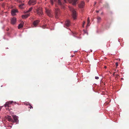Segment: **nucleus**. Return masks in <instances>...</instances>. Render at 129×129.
<instances>
[{
  "instance_id": "2eb2a0df",
  "label": "nucleus",
  "mask_w": 129,
  "mask_h": 129,
  "mask_svg": "<svg viewBox=\"0 0 129 129\" xmlns=\"http://www.w3.org/2000/svg\"><path fill=\"white\" fill-rule=\"evenodd\" d=\"M66 25L67 27H69L70 25V22L69 20H67L65 22Z\"/></svg>"
},
{
  "instance_id": "2f4dec72",
  "label": "nucleus",
  "mask_w": 129,
  "mask_h": 129,
  "mask_svg": "<svg viewBox=\"0 0 129 129\" xmlns=\"http://www.w3.org/2000/svg\"><path fill=\"white\" fill-rule=\"evenodd\" d=\"M96 4V2H95L94 5H95Z\"/></svg>"
},
{
  "instance_id": "39448f33",
  "label": "nucleus",
  "mask_w": 129,
  "mask_h": 129,
  "mask_svg": "<svg viewBox=\"0 0 129 129\" xmlns=\"http://www.w3.org/2000/svg\"><path fill=\"white\" fill-rule=\"evenodd\" d=\"M36 11L37 14L40 16H41L42 15V9L40 8H38L37 9Z\"/></svg>"
},
{
  "instance_id": "c756f323",
  "label": "nucleus",
  "mask_w": 129,
  "mask_h": 129,
  "mask_svg": "<svg viewBox=\"0 0 129 129\" xmlns=\"http://www.w3.org/2000/svg\"><path fill=\"white\" fill-rule=\"evenodd\" d=\"M96 12L98 13L99 12V11L96 10Z\"/></svg>"
},
{
  "instance_id": "f704fd0d",
  "label": "nucleus",
  "mask_w": 129,
  "mask_h": 129,
  "mask_svg": "<svg viewBox=\"0 0 129 129\" xmlns=\"http://www.w3.org/2000/svg\"><path fill=\"white\" fill-rule=\"evenodd\" d=\"M116 76H119L118 74H116Z\"/></svg>"
},
{
  "instance_id": "c9c22d12",
  "label": "nucleus",
  "mask_w": 129,
  "mask_h": 129,
  "mask_svg": "<svg viewBox=\"0 0 129 129\" xmlns=\"http://www.w3.org/2000/svg\"><path fill=\"white\" fill-rule=\"evenodd\" d=\"M2 107H0V110H1V108H2Z\"/></svg>"
},
{
  "instance_id": "7ed1b4c3",
  "label": "nucleus",
  "mask_w": 129,
  "mask_h": 129,
  "mask_svg": "<svg viewBox=\"0 0 129 129\" xmlns=\"http://www.w3.org/2000/svg\"><path fill=\"white\" fill-rule=\"evenodd\" d=\"M45 10L46 12L48 15L50 17H51L52 16V15L51 14V11L46 8H45Z\"/></svg>"
},
{
  "instance_id": "4c0bfd02",
  "label": "nucleus",
  "mask_w": 129,
  "mask_h": 129,
  "mask_svg": "<svg viewBox=\"0 0 129 129\" xmlns=\"http://www.w3.org/2000/svg\"><path fill=\"white\" fill-rule=\"evenodd\" d=\"M85 23V22H84V23H83V24H84Z\"/></svg>"
},
{
  "instance_id": "cd10ccee",
  "label": "nucleus",
  "mask_w": 129,
  "mask_h": 129,
  "mask_svg": "<svg viewBox=\"0 0 129 129\" xmlns=\"http://www.w3.org/2000/svg\"><path fill=\"white\" fill-rule=\"evenodd\" d=\"M84 33H85V34L86 33L87 34V31H85V30H84Z\"/></svg>"
},
{
  "instance_id": "ddd939ff",
  "label": "nucleus",
  "mask_w": 129,
  "mask_h": 129,
  "mask_svg": "<svg viewBox=\"0 0 129 129\" xmlns=\"http://www.w3.org/2000/svg\"><path fill=\"white\" fill-rule=\"evenodd\" d=\"M78 0H71V3L73 5H75L76 4V3Z\"/></svg>"
},
{
  "instance_id": "72a5a7b5",
  "label": "nucleus",
  "mask_w": 129,
  "mask_h": 129,
  "mask_svg": "<svg viewBox=\"0 0 129 129\" xmlns=\"http://www.w3.org/2000/svg\"><path fill=\"white\" fill-rule=\"evenodd\" d=\"M104 68H105L106 69L107 68V67L106 66H105L104 67Z\"/></svg>"
},
{
  "instance_id": "c85d7f7f",
  "label": "nucleus",
  "mask_w": 129,
  "mask_h": 129,
  "mask_svg": "<svg viewBox=\"0 0 129 129\" xmlns=\"http://www.w3.org/2000/svg\"><path fill=\"white\" fill-rule=\"evenodd\" d=\"M64 3H66L67 2V0H64Z\"/></svg>"
},
{
  "instance_id": "4468645a",
  "label": "nucleus",
  "mask_w": 129,
  "mask_h": 129,
  "mask_svg": "<svg viewBox=\"0 0 129 129\" xmlns=\"http://www.w3.org/2000/svg\"><path fill=\"white\" fill-rule=\"evenodd\" d=\"M24 24V22H21V23L18 26V28L20 29L22 27Z\"/></svg>"
},
{
  "instance_id": "f03ea898",
  "label": "nucleus",
  "mask_w": 129,
  "mask_h": 129,
  "mask_svg": "<svg viewBox=\"0 0 129 129\" xmlns=\"http://www.w3.org/2000/svg\"><path fill=\"white\" fill-rule=\"evenodd\" d=\"M12 117L14 119L13 122V123H15L16 124H17L18 122L17 116L16 115H13Z\"/></svg>"
},
{
  "instance_id": "bb28decb",
  "label": "nucleus",
  "mask_w": 129,
  "mask_h": 129,
  "mask_svg": "<svg viewBox=\"0 0 129 129\" xmlns=\"http://www.w3.org/2000/svg\"><path fill=\"white\" fill-rule=\"evenodd\" d=\"M115 64H116V67H117L118 66V62H116V63H115Z\"/></svg>"
},
{
  "instance_id": "f3484780",
  "label": "nucleus",
  "mask_w": 129,
  "mask_h": 129,
  "mask_svg": "<svg viewBox=\"0 0 129 129\" xmlns=\"http://www.w3.org/2000/svg\"><path fill=\"white\" fill-rule=\"evenodd\" d=\"M58 3L59 5L61 6H62L63 7V4L61 2V0H58Z\"/></svg>"
},
{
  "instance_id": "dca6fc26",
  "label": "nucleus",
  "mask_w": 129,
  "mask_h": 129,
  "mask_svg": "<svg viewBox=\"0 0 129 129\" xmlns=\"http://www.w3.org/2000/svg\"><path fill=\"white\" fill-rule=\"evenodd\" d=\"M30 15V14H25L24 15H23L22 16V18H25L28 17Z\"/></svg>"
},
{
  "instance_id": "20e7f679",
  "label": "nucleus",
  "mask_w": 129,
  "mask_h": 129,
  "mask_svg": "<svg viewBox=\"0 0 129 129\" xmlns=\"http://www.w3.org/2000/svg\"><path fill=\"white\" fill-rule=\"evenodd\" d=\"M55 17L56 18H58V16L59 14L60 11L59 9L58 8L55 9Z\"/></svg>"
},
{
  "instance_id": "473e14b6",
  "label": "nucleus",
  "mask_w": 129,
  "mask_h": 129,
  "mask_svg": "<svg viewBox=\"0 0 129 129\" xmlns=\"http://www.w3.org/2000/svg\"><path fill=\"white\" fill-rule=\"evenodd\" d=\"M115 72H114V73H113V75L114 76V75H115Z\"/></svg>"
},
{
  "instance_id": "f8f14e48",
  "label": "nucleus",
  "mask_w": 129,
  "mask_h": 129,
  "mask_svg": "<svg viewBox=\"0 0 129 129\" xmlns=\"http://www.w3.org/2000/svg\"><path fill=\"white\" fill-rule=\"evenodd\" d=\"M17 12V10L15 9H13L11 11L12 14L13 16L15 15L16 13Z\"/></svg>"
},
{
  "instance_id": "9b49d317",
  "label": "nucleus",
  "mask_w": 129,
  "mask_h": 129,
  "mask_svg": "<svg viewBox=\"0 0 129 129\" xmlns=\"http://www.w3.org/2000/svg\"><path fill=\"white\" fill-rule=\"evenodd\" d=\"M7 119L9 121L13 122V120L11 116H8L7 117Z\"/></svg>"
},
{
  "instance_id": "58836bf2",
  "label": "nucleus",
  "mask_w": 129,
  "mask_h": 129,
  "mask_svg": "<svg viewBox=\"0 0 129 129\" xmlns=\"http://www.w3.org/2000/svg\"><path fill=\"white\" fill-rule=\"evenodd\" d=\"M46 1V0H45Z\"/></svg>"
},
{
  "instance_id": "a211bd4d",
  "label": "nucleus",
  "mask_w": 129,
  "mask_h": 129,
  "mask_svg": "<svg viewBox=\"0 0 129 129\" xmlns=\"http://www.w3.org/2000/svg\"><path fill=\"white\" fill-rule=\"evenodd\" d=\"M56 1V0H50V2L51 4L52 5H53L54 2Z\"/></svg>"
},
{
  "instance_id": "393cba45",
  "label": "nucleus",
  "mask_w": 129,
  "mask_h": 129,
  "mask_svg": "<svg viewBox=\"0 0 129 129\" xmlns=\"http://www.w3.org/2000/svg\"><path fill=\"white\" fill-rule=\"evenodd\" d=\"M19 7L21 9H22V5H20L19 6Z\"/></svg>"
},
{
  "instance_id": "a878e982",
  "label": "nucleus",
  "mask_w": 129,
  "mask_h": 129,
  "mask_svg": "<svg viewBox=\"0 0 129 129\" xmlns=\"http://www.w3.org/2000/svg\"><path fill=\"white\" fill-rule=\"evenodd\" d=\"M99 78V77H98L95 76V78L96 79H98Z\"/></svg>"
},
{
  "instance_id": "412c9836",
  "label": "nucleus",
  "mask_w": 129,
  "mask_h": 129,
  "mask_svg": "<svg viewBox=\"0 0 129 129\" xmlns=\"http://www.w3.org/2000/svg\"><path fill=\"white\" fill-rule=\"evenodd\" d=\"M47 25L46 24H45L44 25H43L42 26V28H47V27H46Z\"/></svg>"
},
{
  "instance_id": "4be33fe9",
  "label": "nucleus",
  "mask_w": 129,
  "mask_h": 129,
  "mask_svg": "<svg viewBox=\"0 0 129 129\" xmlns=\"http://www.w3.org/2000/svg\"><path fill=\"white\" fill-rule=\"evenodd\" d=\"M104 6L105 7L108 8V4H106V5L105 6Z\"/></svg>"
},
{
  "instance_id": "e433bc0d",
  "label": "nucleus",
  "mask_w": 129,
  "mask_h": 129,
  "mask_svg": "<svg viewBox=\"0 0 129 129\" xmlns=\"http://www.w3.org/2000/svg\"><path fill=\"white\" fill-rule=\"evenodd\" d=\"M1 86V87H2L3 86V85H2V86Z\"/></svg>"
},
{
  "instance_id": "b1692460",
  "label": "nucleus",
  "mask_w": 129,
  "mask_h": 129,
  "mask_svg": "<svg viewBox=\"0 0 129 129\" xmlns=\"http://www.w3.org/2000/svg\"><path fill=\"white\" fill-rule=\"evenodd\" d=\"M87 23H89V22H90V21H89V17H88V19H87Z\"/></svg>"
},
{
  "instance_id": "9d476101",
  "label": "nucleus",
  "mask_w": 129,
  "mask_h": 129,
  "mask_svg": "<svg viewBox=\"0 0 129 129\" xmlns=\"http://www.w3.org/2000/svg\"><path fill=\"white\" fill-rule=\"evenodd\" d=\"M16 19L15 17L12 18L11 20V23L13 24H14L16 22Z\"/></svg>"
},
{
  "instance_id": "f257e3e1",
  "label": "nucleus",
  "mask_w": 129,
  "mask_h": 129,
  "mask_svg": "<svg viewBox=\"0 0 129 129\" xmlns=\"http://www.w3.org/2000/svg\"><path fill=\"white\" fill-rule=\"evenodd\" d=\"M69 9L72 12V16L73 18L74 19H76L77 16L76 12L74 9L72 7H71L69 8Z\"/></svg>"
},
{
  "instance_id": "1a4fd4ad",
  "label": "nucleus",
  "mask_w": 129,
  "mask_h": 129,
  "mask_svg": "<svg viewBox=\"0 0 129 129\" xmlns=\"http://www.w3.org/2000/svg\"><path fill=\"white\" fill-rule=\"evenodd\" d=\"M40 21L39 20H37L34 21L33 24L34 26L36 27V26L38 25L39 23V22Z\"/></svg>"
},
{
  "instance_id": "6e6552de",
  "label": "nucleus",
  "mask_w": 129,
  "mask_h": 129,
  "mask_svg": "<svg viewBox=\"0 0 129 129\" xmlns=\"http://www.w3.org/2000/svg\"><path fill=\"white\" fill-rule=\"evenodd\" d=\"M85 5V3L84 2L81 1L79 5L78 6L79 8H82L84 7Z\"/></svg>"
},
{
  "instance_id": "0eeeda50",
  "label": "nucleus",
  "mask_w": 129,
  "mask_h": 129,
  "mask_svg": "<svg viewBox=\"0 0 129 129\" xmlns=\"http://www.w3.org/2000/svg\"><path fill=\"white\" fill-rule=\"evenodd\" d=\"M36 3V0H30L28 2V4L29 5H34Z\"/></svg>"
},
{
  "instance_id": "5701e85b",
  "label": "nucleus",
  "mask_w": 129,
  "mask_h": 129,
  "mask_svg": "<svg viewBox=\"0 0 129 129\" xmlns=\"http://www.w3.org/2000/svg\"><path fill=\"white\" fill-rule=\"evenodd\" d=\"M29 105V107H28V108H30V109H31L32 108H33V107L31 106V105Z\"/></svg>"
},
{
  "instance_id": "aec40b11",
  "label": "nucleus",
  "mask_w": 129,
  "mask_h": 129,
  "mask_svg": "<svg viewBox=\"0 0 129 129\" xmlns=\"http://www.w3.org/2000/svg\"><path fill=\"white\" fill-rule=\"evenodd\" d=\"M97 19L98 20V21H97L98 22V23L101 20V18L100 17H97Z\"/></svg>"
},
{
  "instance_id": "7c9ffc66",
  "label": "nucleus",
  "mask_w": 129,
  "mask_h": 129,
  "mask_svg": "<svg viewBox=\"0 0 129 129\" xmlns=\"http://www.w3.org/2000/svg\"><path fill=\"white\" fill-rule=\"evenodd\" d=\"M21 5H22V6H24V4H22Z\"/></svg>"
},
{
  "instance_id": "423d86ee",
  "label": "nucleus",
  "mask_w": 129,
  "mask_h": 129,
  "mask_svg": "<svg viewBox=\"0 0 129 129\" xmlns=\"http://www.w3.org/2000/svg\"><path fill=\"white\" fill-rule=\"evenodd\" d=\"M13 102V101H10L7 102L6 103L5 105V107H10L11 106V104Z\"/></svg>"
},
{
  "instance_id": "6ab92c4d",
  "label": "nucleus",
  "mask_w": 129,
  "mask_h": 129,
  "mask_svg": "<svg viewBox=\"0 0 129 129\" xmlns=\"http://www.w3.org/2000/svg\"><path fill=\"white\" fill-rule=\"evenodd\" d=\"M32 9H33L32 7L30 8L26 12V13H28L30 12L31 11Z\"/></svg>"
}]
</instances>
